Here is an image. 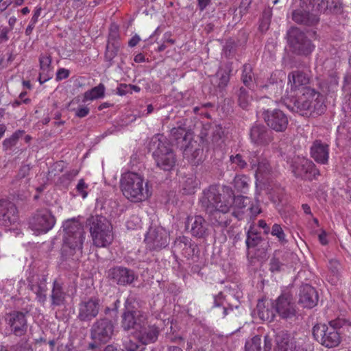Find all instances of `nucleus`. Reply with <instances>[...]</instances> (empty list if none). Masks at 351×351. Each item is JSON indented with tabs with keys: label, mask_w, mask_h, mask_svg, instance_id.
<instances>
[{
	"label": "nucleus",
	"mask_w": 351,
	"mask_h": 351,
	"mask_svg": "<svg viewBox=\"0 0 351 351\" xmlns=\"http://www.w3.org/2000/svg\"><path fill=\"white\" fill-rule=\"evenodd\" d=\"M233 198L234 192L230 187L223 186L221 193L217 186L211 185L203 191L200 203L208 215L216 218L220 213H228Z\"/></svg>",
	"instance_id": "nucleus-1"
},
{
	"label": "nucleus",
	"mask_w": 351,
	"mask_h": 351,
	"mask_svg": "<svg viewBox=\"0 0 351 351\" xmlns=\"http://www.w3.org/2000/svg\"><path fill=\"white\" fill-rule=\"evenodd\" d=\"M327 7L324 0H300L299 8L293 10L291 19L299 25L313 27L319 23V15Z\"/></svg>",
	"instance_id": "nucleus-2"
},
{
	"label": "nucleus",
	"mask_w": 351,
	"mask_h": 351,
	"mask_svg": "<svg viewBox=\"0 0 351 351\" xmlns=\"http://www.w3.org/2000/svg\"><path fill=\"white\" fill-rule=\"evenodd\" d=\"M120 187L123 195L130 202H141L150 195L147 182L143 178L134 172H127L122 175Z\"/></svg>",
	"instance_id": "nucleus-3"
},
{
	"label": "nucleus",
	"mask_w": 351,
	"mask_h": 351,
	"mask_svg": "<svg viewBox=\"0 0 351 351\" xmlns=\"http://www.w3.org/2000/svg\"><path fill=\"white\" fill-rule=\"evenodd\" d=\"M345 323L344 319L338 318L328 324H317L313 328V335L322 346L328 348H335L341 342V329Z\"/></svg>",
	"instance_id": "nucleus-4"
},
{
	"label": "nucleus",
	"mask_w": 351,
	"mask_h": 351,
	"mask_svg": "<svg viewBox=\"0 0 351 351\" xmlns=\"http://www.w3.org/2000/svg\"><path fill=\"white\" fill-rule=\"evenodd\" d=\"M326 106L324 97L313 88L305 91L294 102L293 110L302 116H317L324 112Z\"/></svg>",
	"instance_id": "nucleus-5"
},
{
	"label": "nucleus",
	"mask_w": 351,
	"mask_h": 351,
	"mask_svg": "<svg viewBox=\"0 0 351 351\" xmlns=\"http://www.w3.org/2000/svg\"><path fill=\"white\" fill-rule=\"evenodd\" d=\"M149 149L153 151V157L160 169L170 171L175 166L176 156L170 144L162 135L153 136L149 143Z\"/></svg>",
	"instance_id": "nucleus-6"
},
{
	"label": "nucleus",
	"mask_w": 351,
	"mask_h": 351,
	"mask_svg": "<svg viewBox=\"0 0 351 351\" xmlns=\"http://www.w3.org/2000/svg\"><path fill=\"white\" fill-rule=\"evenodd\" d=\"M115 323L106 317H100L91 325L90 328V337L92 342L88 348L95 349L108 343L114 335Z\"/></svg>",
	"instance_id": "nucleus-7"
},
{
	"label": "nucleus",
	"mask_w": 351,
	"mask_h": 351,
	"mask_svg": "<svg viewBox=\"0 0 351 351\" xmlns=\"http://www.w3.org/2000/svg\"><path fill=\"white\" fill-rule=\"evenodd\" d=\"M136 298L132 295H129L125 300L121 315V328L123 331H136L147 320L144 313L136 308Z\"/></svg>",
	"instance_id": "nucleus-8"
},
{
	"label": "nucleus",
	"mask_w": 351,
	"mask_h": 351,
	"mask_svg": "<svg viewBox=\"0 0 351 351\" xmlns=\"http://www.w3.org/2000/svg\"><path fill=\"white\" fill-rule=\"evenodd\" d=\"M86 222L94 241H108L113 239L112 226L106 217L92 215L87 219Z\"/></svg>",
	"instance_id": "nucleus-9"
},
{
	"label": "nucleus",
	"mask_w": 351,
	"mask_h": 351,
	"mask_svg": "<svg viewBox=\"0 0 351 351\" xmlns=\"http://www.w3.org/2000/svg\"><path fill=\"white\" fill-rule=\"evenodd\" d=\"M287 41L291 51L297 55L307 56L315 46L304 32L296 27H291L287 34Z\"/></svg>",
	"instance_id": "nucleus-10"
},
{
	"label": "nucleus",
	"mask_w": 351,
	"mask_h": 351,
	"mask_svg": "<svg viewBox=\"0 0 351 351\" xmlns=\"http://www.w3.org/2000/svg\"><path fill=\"white\" fill-rule=\"evenodd\" d=\"M190 134L182 127L173 128L171 130V138L176 141L178 146L183 151L184 157L195 158L200 152L196 147V142L191 141Z\"/></svg>",
	"instance_id": "nucleus-11"
},
{
	"label": "nucleus",
	"mask_w": 351,
	"mask_h": 351,
	"mask_svg": "<svg viewBox=\"0 0 351 351\" xmlns=\"http://www.w3.org/2000/svg\"><path fill=\"white\" fill-rule=\"evenodd\" d=\"M298 261V256L292 252L276 251L269 261V271L273 274L286 272L292 269Z\"/></svg>",
	"instance_id": "nucleus-12"
},
{
	"label": "nucleus",
	"mask_w": 351,
	"mask_h": 351,
	"mask_svg": "<svg viewBox=\"0 0 351 351\" xmlns=\"http://www.w3.org/2000/svg\"><path fill=\"white\" fill-rule=\"evenodd\" d=\"M101 307L100 299L93 296L84 299L78 304L77 319L89 323L99 315Z\"/></svg>",
	"instance_id": "nucleus-13"
},
{
	"label": "nucleus",
	"mask_w": 351,
	"mask_h": 351,
	"mask_svg": "<svg viewBox=\"0 0 351 351\" xmlns=\"http://www.w3.org/2000/svg\"><path fill=\"white\" fill-rule=\"evenodd\" d=\"M106 278L112 284L126 287L136 280L138 276L133 269L123 266H114L106 271Z\"/></svg>",
	"instance_id": "nucleus-14"
},
{
	"label": "nucleus",
	"mask_w": 351,
	"mask_h": 351,
	"mask_svg": "<svg viewBox=\"0 0 351 351\" xmlns=\"http://www.w3.org/2000/svg\"><path fill=\"white\" fill-rule=\"evenodd\" d=\"M56 219L47 209L38 210L29 220V227L36 234L47 232L55 225Z\"/></svg>",
	"instance_id": "nucleus-15"
},
{
	"label": "nucleus",
	"mask_w": 351,
	"mask_h": 351,
	"mask_svg": "<svg viewBox=\"0 0 351 351\" xmlns=\"http://www.w3.org/2000/svg\"><path fill=\"white\" fill-rule=\"evenodd\" d=\"M276 313L282 319H289L296 314L295 304L292 296L288 293H282L276 300L271 304Z\"/></svg>",
	"instance_id": "nucleus-16"
},
{
	"label": "nucleus",
	"mask_w": 351,
	"mask_h": 351,
	"mask_svg": "<svg viewBox=\"0 0 351 351\" xmlns=\"http://www.w3.org/2000/svg\"><path fill=\"white\" fill-rule=\"evenodd\" d=\"M29 311L25 312L14 311L10 313L5 320L9 325L11 332L18 337L24 335L27 330V322L25 318Z\"/></svg>",
	"instance_id": "nucleus-17"
},
{
	"label": "nucleus",
	"mask_w": 351,
	"mask_h": 351,
	"mask_svg": "<svg viewBox=\"0 0 351 351\" xmlns=\"http://www.w3.org/2000/svg\"><path fill=\"white\" fill-rule=\"evenodd\" d=\"M263 116L267 125L276 132H284L287 129L288 118L282 110H267L263 112Z\"/></svg>",
	"instance_id": "nucleus-18"
},
{
	"label": "nucleus",
	"mask_w": 351,
	"mask_h": 351,
	"mask_svg": "<svg viewBox=\"0 0 351 351\" xmlns=\"http://www.w3.org/2000/svg\"><path fill=\"white\" fill-rule=\"evenodd\" d=\"M62 229L64 241H70L71 240L83 241L85 239L83 226L77 218L66 220L63 223Z\"/></svg>",
	"instance_id": "nucleus-19"
},
{
	"label": "nucleus",
	"mask_w": 351,
	"mask_h": 351,
	"mask_svg": "<svg viewBox=\"0 0 351 351\" xmlns=\"http://www.w3.org/2000/svg\"><path fill=\"white\" fill-rule=\"evenodd\" d=\"M285 77L286 74L283 71H275L271 74L267 83L263 88L267 89L269 93L275 97H282Z\"/></svg>",
	"instance_id": "nucleus-20"
},
{
	"label": "nucleus",
	"mask_w": 351,
	"mask_h": 351,
	"mask_svg": "<svg viewBox=\"0 0 351 351\" xmlns=\"http://www.w3.org/2000/svg\"><path fill=\"white\" fill-rule=\"evenodd\" d=\"M318 293L316 289L308 284L300 286L298 293V304L303 308H312L317 304Z\"/></svg>",
	"instance_id": "nucleus-21"
},
{
	"label": "nucleus",
	"mask_w": 351,
	"mask_h": 351,
	"mask_svg": "<svg viewBox=\"0 0 351 351\" xmlns=\"http://www.w3.org/2000/svg\"><path fill=\"white\" fill-rule=\"evenodd\" d=\"M251 169L255 170V176H265L268 175L271 171V166L267 158L260 155L258 152H250L248 156Z\"/></svg>",
	"instance_id": "nucleus-22"
},
{
	"label": "nucleus",
	"mask_w": 351,
	"mask_h": 351,
	"mask_svg": "<svg viewBox=\"0 0 351 351\" xmlns=\"http://www.w3.org/2000/svg\"><path fill=\"white\" fill-rule=\"evenodd\" d=\"M293 172L297 177H301L306 179H311L319 175V171L315 164L306 158L299 159L295 162L293 165Z\"/></svg>",
	"instance_id": "nucleus-23"
},
{
	"label": "nucleus",
	"mask_w": 351,
	"mask_h": 351,
	"mask_svg": "<svg viewBox=\"0 0 351 351\" xmlns=\"http://www.w3.org/2000/svg\"><path fill=\"white\" fill-rule=\"evenodd\" d=\"M18 219L15 205L8 200H0V225L8 226Z\"/></svg>",
	"instance_id": "nucleus-24"
},
{
	"label": "nucleus",
	"mask_w": 351,
	"mask_h": 351,
	"mask_svg": "<svg viewBox=\"0 0 351 351\" xmlns=\"http://www.w3.org/2000/svg\"><path fill=\"white\" fill-rule=\"evenodd\" d=\"M250 135L252 142L258 145H267L273 140V133L261 124L252 126Z\"/></svg>",
	"instance_id": "nucleus-25"
},
{
	"label": "nucleus",
	"mask_w": 351,
	"mask_h": 351,
	"mask_svg": "<svg viewBox=\"0 0 351 351\" xmlns=\"http://www.w3.org/2000/svg\"><path fill=\"white\" fill-rule=\"evenodd\" d=\"M288 85L290 86L291 91L302 90L305 91V88H310L308 85L310 82L309 75L303 71L296 70L289 73Z\"/></svg>",
	"instance_id": "nucleus-26"
},
{
	"label": "nucleus",
	"mask_w": 351,
	"mask_h": 351,
	"mask_svg": "<svg viewBox=\"0 0 351 351\" xmlns=\"http://www.w3.org/2000/svg\"><path fill=\"white\" fill-rule=\"evenodd\" d=\"M138 339L143 344L147 345L154 343L158 337L160 330L155 325H147V320L136 331Z\"/></svg>",
	"instance_id": "nucleus-27"
},
{
	"label": "nucleus",
	"mask_w": 351,
	"mask_h": 351,
	"mask_svg": "<svg viewBox=\"0 0 351 351\" xmlns=\"http://www.w3.org/2000/svg\"><path fill=\"white\" fill-rule=\"evenodd\" d=\"M272 347V339L269 335L264 337L263 343L261 336L255 335L245 344V351H271Z\"/></svg>",
	"instance_id": "nucleus-28"
},
{
	"label": "nucleus",
	"mask_w": 351,
	"mask_h": 351,
	"mask_svg": "<svg viewBox=\"0 0 351 351\" xmlns=\"http://www.w3.org/2000/svg\"><path fill=\"white\" fill-rule=\"evenodd\" d=\"M247 258L251 263L254 259L264 260L267 258L269 243H246Z\"/></svg>",
	"instance_id": "nucleus-29"
},
{
	"label": "nucleus",
	"mask_w": 351,
	"mask_h": 351,
	"mask_svg": "<svg viewBox=\"0 0 351 351\" xmlns=\"http://www.w3.org/2000/svg\"><path fill=\"white\" fill-rule=\"evenodd\" d=\"M311 156L317 162L326 164L329 158L328 145L319 140L315 141L311 147Z\"/></svg>",
	"instance_id": "nucleus-30"
},
{
	"label": "nucleus",
	"mask_w": 351,
	"mask_h": 351,
	"mask_svg": "<svg viewBox=\"0 0 351 351\" xmlns=\"http://www.w3.org/2000/svg\"><path fill=\"white\" fill-rule=\"evenodd\" d=\"M190 223L191 234L197 238H203L206 232L204 219L200 215L189 217L186 225V228H189Z\"/></svg>",
	"instance_id": "nucleus-31"
},
{
	"label": "nucleus",
	"mask_w": 351,
	"mask_h": 351,
	"mask_svg": "<svg viewBox=\"0 0 351 351\" xmlns=\"http://www.w3.org/2000/svg\"><path fill=\"white\" fill-rule=\"evenodd\" d=\"M234 99L240 108L247 110L253 101V96L248 88L240 86L234 88Z\"/></svg>",
	"instance_id": "nucleus-32"
},
{
	"label": "nucleus",
	"mask_w": 351,
	"mask_h": 351,
	"mask_svg": "<svg viewBox=\"0 0 351 351\" xmlns=\"http://www.w3.org/2000/svg\"><path fill=\"white\" fill-rule=\"evenodd\" d=\"M29 286L30 289L36 295L38 302L42 304L45 303L47 300L46 292L47 291L45 277L38 278L34 284L29 282Z\"/></svg>",
	"instance_id": "nucleus-33"
},
{
	"label": "nucleus",
	"mask_w": 351,
	"mask_h": 351,
	"mask_svg": "<svg viewBox=\"0 0 351 351\" xmlns=\"http://www.w3.org/2000/svg\"><path fill=\"white\" fill-rule=\"evenodd\" d=\"M274 351H295L289 341V335L285 330H280L275 335Z\"/></svg>",
	"instance_id": "nucleus-34"
},
{
	"label": "nucleus",
	"mask_w": 351,
	"mask_h": 351,
	"mask_svg": "<svg viewBox=\"0 0 351 351\" xmlns=\"http://www.w3.org/2000/svg\"><path fill=\"white\" fill-rule=\"evenodd\" d=\"M51 305L59 306L64 304L66 299V293L63 291L62 284L57 280L53 282V289L51 295Z\"/></svg>",
	"instance_id": "nucleus-35"
},
{
	"label": "nucleus",
	"mask_w": 351,
	"mask_h": 351,
	"mask_svg": "<svg viewBox=\"0 0 351 351\" xmlns=\"http://www.w3.org/2000/svg\"><path fill=\"white\" fill-rule=\"evenodd\" d=\"M169 238V233L162 227H151L145 235V241H162Z\"/></svg>",
	"instance_id": "nucleus-36"
},
{
	"label": "nucleus",
	"mask_w": 351,
	"mask_h": 351,
	"mask_svg": "<svg viewBox=\"0 0 351 351\" xmlns=\"http://www.w3.org/2000/svg\"><path fill=\"white\" fill-rule=\"evenodd\" d=\"M256 311L258 317L262 320L269 322L274 320L276 316L275 310L272 307L271 309L266 308L263 300H258Z\"/></svg>",
	"instance_id": "nucleus-37"
},
{
	"label": "nucleus",
	"mask_w": 351,
	"mask_h": 351,
	"mask_svg": "<svg viewBox=\"0 0 351 351\" xmlns=\"http://www.w3.org/2000/svg\"><path fill=\"white\" fill-rule=\"evenodd\" d=\"M328 267L330 272L328 281L335 285L340 279L341 265L338 261L332 259L329 261Z\"/></svg>",
	"instance_id": "nucleus-38"
},
{
	"label": "nucleus",
	"mask_w": 351,
	"mask_h": 351,
	"mask_svg": "<svg viewBox=\"0 0 351 351\" xmlns=\"http://www.w3.org/2000/svg\"><path fill=\"white\" fill-rule=\"evenodd\" d=\"M105 86L100 83L98 86L87 90L84 93L82 101L86 102L89 100H94L101 98L104 96Z\"/></svg>",
	"instance_id": "nucleus-39"
},
{
	"label": "nucleus",
	"mask_w": 351,
	"mask_h": 351,
	"mask_svg": "<svg viewBox=\"0 0 351 351\" xmlns=\"http://www.w3.org/2000/svg\"><path fill=\"white\" fill-rule=\"evenodd\" d=\"M121 44L119 41H108L105 53V60L108 62V66L112 64V60L117 56Z\"/></svg>",
	"instance_id": "nucleus-40"
},
{
	"label": "nucleus",
	"mask_w": 351,
	"mask_h": 351,
	"mask_svg": "<svg viewBox=\"0 0 351 351\" xmlns=\"http://www.w3.org/2000/svg\"><path fill=\"white\" fill-rule=\"evenodd\" d=\"M83 243H63L61 247L62 256L67 258L73 256L77 250L81 251Z\"/></svg>",
	"instance_id": "nucleus-41"
},
{
	"label": "nucleus",
	"mask_w": 351,
	"mask_h": 351,
	"mask_svg": "<svg viewBox=\"0 0 351 351\" xmlns=\"http://www.w3.org/2000/svg\"><path fill=\"white\" fill-rule=\"evenodd\" d=\"M120 303V300L117 299L110 306H106L104 309V317H108L115 323L118 318Z\"/></svg>",
	"instance_id": "nucleus-42"
},
{
	"label": "nucleus",
	"mask_w": 351,
	"mask_h": 351,
	"mask_svg": "<svg viewBox=\"0 0 351 351\" xmlns=\"http://www.w3.org/2000/svg\"><path fill=\"white\" fill-rule=\"evenodd\" d=\"M225 297L223 293L221 291L217 295L214 297V307H221L222 306V315L223 317L226 316L229 311H232L233 308L232 306L228 304V306H225Z\"/></svg>",
	"instance_id": "nucleus-43"
},
{
	"label": "nucleus",
	"mask_w": 351,
	"mask_h": 351,
	"mask_svg": "<svg viewBox=\"0 0 351 351\" xmlns=\"http://www.w3.org/2000/svg\"><path fill=\"white\" fill-rule=\"evenodd\" d=\"M250 178L245 175H237L234 177L233 184L235 189L241 192H245L248 189Z\"/></svg>",
	"instance_id": "nucleus-44"
},
{
	"label": "nucleus",
	"mask_w": 351,
	"mask_h": 351,
	"mask_svg": "<svg viewBox=\"0 0 351 351\" xmlns=\"http://www.w3.org/2000/svg\"><path fill=\"white\" fill-rule=\"evenodd\" d=\"M24 131L17 130L12 135L5 138L3 142V148L4 150L11 149L17 143L19 138L23 135Z\"/></svg>",
	"instance_id": "nucleus-45"
},
{
	"label": "nucleus",
	"mask_w": 351,
	"mask_h": 351,
	"mask_svg": "<svg viewBox=\"0 0 351 351\" xmlns=\"http://www.w3.org/2000/svg\"><path fill=\"white\" fill-rule=\"evenodd\" d=\"M253 76L254 73L252 72V66L248 64H244L241 75V81L246 87H248L251 84Z\"/></svg>",
	"instance_id": "nucleus-46"
},
{
	"label": "nucleus",
	"mask_w": 351,
	"mask_h": 351,
	"mask_svg": "<svg viewBox=\"0 0 351 351\" xmlns=\"http://www.w3.org/2000/svg\"><path fill=\"white\" fill-rule=\"evenodd\" d=\"M271 15V10H270L269 9L265 10L263 12L258 27L259 30L261 32L264 33L266 31H267L268 29L269 28Z\"/></svg>",
	"instance_id": "nucleus-47"
},
{
	"label": "nucleus",
	"mask_w": 351,
	"mask_h": 351,
	"mask_svg": "<svg viewBox=\"0 0 351 351\" xmlns=\"http://www.w3.org/2000/svg\"><path fill=\"white\" fill-rule=\"evenodd\" d=\"M197 186V180L193 177H189L184 180L182 184V190L185 194L191 195L195 193Z\"/></svg>",
	"instance_id": "nucleus-48"
},
{
	"label": "nucleus",
	"mask_w": 351,
	"mask_h": 351,
	"mask_svg": "<svg viewBox=\"0 0 351 351\" xmlns=\"http://www.w3.org/2000/svg\"><path fill=\"white\" fill-rule=\"evenodd\" d=\"M145 349L131 339H126L123 342L122 351H144Z\"/></svg>",
	"instance_id": "nucleus-49"
},
{
	"label": "nucleus",
	"mask_w": 351,
	"mask_h": 351,
	"mask_svg": "<svg viewBox=\"0 0 351 351\" xmlns=\"http://www.w3.org/2000/svg\"><path fill=\"white\" fill-rule=\"evenodd\" d=\"M230 160L232 164L236 165L240 169H245L247 165V162L240 154L231 155L230 156Z\"/></svg>",
	"instance_id": "nucleus-50"
},
{
	"label": "nucleus",
	"mask_w": 351,
	"mask_h": 351,
	"mask_svg": "<svg viewBox=\"0 0 351 351\" xmlns=\"http://www.w3.org/2000/svg\"><path fill=\"white\" fill-rule=\"evenodd\" d=\"M40 70L52 69L51 57L49 54H41L39 58Z\"/></svg>",
	"instance_id": "nucleus-51"
},
{
	"label": "nucleus",
	"mask_w": 351,
	"mask_h": 351,
	"mask_svg": "<svg viewBox=\"0 0 351 351\" xmlns=\"http://www.w3.org/2000/svg\"><path fill=\"white\" fill-rule=\"evenodd\" d=\"M217 75L219 76L218 86L219 88L223 89L228 85L230 81V75L225 71H219Z\"/></svg>",
	"instance_id": "nucleus-52"
},
{
	"label": "nucleus",
	"mask_w": 351,
	"mask_h": 351,
	"mask_svg": "<svg viewBox=\"0 0 351 351\" xmlns=\"http://www.w3.org/2000/svg\"><path fill=\"white\" fill-rule=\"evenodd\" d=\"M224 135V131L223 128L219 125H216L213 128L212 131V141L214 143H217L219 140L222 138Z\"/></svg>",
	"instance_id": "nucleus-53"
},
{
	"label": "nucleus",
	"mask_w": 351,
	"mask_h": 351,
	"mask_svg": "<svg viewBox=\"0 0 351 351\" xmlns=\"http://www.w3.org/2000/svg\"><path fill=\"white\" fill-rule=\"evenodd\" d=\"M271 234L276 236L280 241L285 240V234L282 227L277 223L273 225Z\"/></svg>",
	"instance_id": "nucleus-54"
},
{
	"label": "nucleus",
	"mask_w": 351,
	"mask_h": 351,
	"mask_svg": "<svg viewBox=\"0 0 351 351\" xmlns=\"http://www.w3.org/2000/svg\"><path fill=\"white\" fill-rule=\"evenodd\" d=\"M12 351H33L32 346L26 341H21L11 348Z\"/></svg>",
	"instance_id": "nucleus-55"
},
{
	"label": "nucleus",
	"mask_w": 351,
	"mask_h": 351,
	"mask_svg": "<svg viewBox=\"0 0 351 351\" xmlns=\"http://www.w3.org/2000/svg\"><path fill=\"white\" fill-rule=\"evenodd\" d=\"M52 69L40 70L38 77L40 84H43L52 77Z\"/></svg>",
	"instance_id": "nucleus-56"
},
{
	"label": "nucleus",
	"mask_w": 351,
	"mask_h": 351,
	"mask_svg": "<svg viewBox=\"0 0 351 351\" xmlns=\"http://www.w3.org/2000/svg\"><path fill=\"white\" fill-rule=\"evenodd\" d=\"M88 188V184L85 183L84 179H81L79 180L78 184L76 186V190L77 193L83 197L86 198L88 193L86 192V189Z\"/></svg>",
	"instance_id": "nucleus-57"
},
{
	"label": "nucleus",
	"mask_w": 351,
	"mask_h": 351,
	"mask_svg": "<svg viewBox=\"0 0 351 351\" xmlns=\"http://www.w3.org/2000/svg\"><path fill=\"white\" fill-rule=\"evenodd\" d=\"M119 28L116 25H112L110 27L108 40L111 42L119 41Z\"/></svg>",
	"instance_id": "nucleus-58"
},
{
	"label": "nucleus",
	"mask_w": 351,
	"mask_h": 351,
	"mask_svg": "<svg viewBox=\"0 0 351 351\" xmlns=\"http://www.w3.org/2000/svg\"><path fill=\"white\" fill-rule=\"evenodd\" d=\"M247 200L248 199L246 197L241 195L235 197L234 195L232 204L234 202L237 206L239 208H243L246 206Z\"/></svg>",
	"instance_id": "nucleus-59"
},
{
	"label": "nucleus",
	"mask_w": 351,
	"mask_h": 351,
	"mask_svg": "<svg viewBox=\"0 0 351 351\" xmlns=\"http://www.w3.org/2000/svg\"><path fill=\"white\" fill-rule=\"evenodd\" d=\"M90 109L87 106H80L77 109L75 110V114L79 118L85 117L88 114Z\"/></svg>",
	"instance_id": "nucleus-60"
},
{
	"label": "nucleus",
	"mask_w": 351,
	"mask_h": 351,
	"mask_svg": "<svg viewBox=\"0 0 351 351\" xmlns=\"http://www.w3.org/2000/svg\"><path fill=\"white\" fill-rule=\"evenodd\" d=\"M117 93L119 95H125L128 93H131L130 84H121L117 88Z\"/></svg>",
	"instance_id": "nucleus-61"
},
{
	"label": "nucleus",
	"mask_w": 351,
	"mask_h": 351,
	"mask_svg": "<svg viewBox=\"0 0 351 351\" xmlns=\"http://www.w3.org/2000/svg\"><path fill=\"white\" fill-rule=\"evenodd\" d=\"M69 71L66 69H60L56 73V80H62L64 79H66L69 75Z\"/></svg>",
	"instance_id": "nucleus-62"
},
{
	"label": "nucleus",
	"mask_w": 351,
	"mask_h": 351,
	"mask_svg": "<svg viewBox=\"0 0 351 351\" xmlns=\"http://www.w3.org/2000/svg\"><path fill=\"white\" fill-rule=\"evenodd\" d=\"M30 171V167L29 165H23L19 172V176L21 178H25L26 176L29 174V172Z\"/></svg>",
	"instance_id": "nucleus-63"
},
{
	"label": "nucleus",
	"mask_w": 351,
	"mask_h": 351,
	"mask_svg": "<svg viewBox=\"0 0 351 351\" xmlns=\"http://www.w3.org/2000/svg\"><path fill=\"white\" fill-rule=\"evenodd\" d=\"M10 31V29L6 27H1L0 30V39L1 41H6L8 40V34Z\"/></svg>",
	"instance_id": "nucleus-64"
}]
</instances>
